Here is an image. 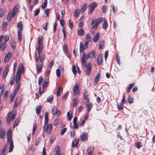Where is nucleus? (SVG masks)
I'll use <instances>...</instances> for the list:
<instances>
[{
    "instance_id": "f257e3e1",
    "label": "nucleus",
    "mask_w": 155,
    "mask_h": 155,
    "mask_svg": "<svg viewBox=\"0 0 155 155\" xmlns=\"http://www.w3.org/2000/svg\"><path fill=\"white\" fill-rule=\"evenodd\" d=\"M48 116L47 112L45 113V124L43 128V130L47 134L49 135L51 133L52 128V124H48Z\"/></svg>"
},
{
    "instance_id": "f03ea898",
    "label": "nucleus",
    "mask_w": 155,
    "mask_h": 155,
    "mask_svg": "<svg viewBox=\"0 0 155 155\" xmlns=\"http://www.w3.org/2000/svg\"><path fill=\"white\" fill-rule=\"evenodd\" d=\"M83 63H81L83 66V69L86 75L89 76L90 75L92 71V66L90 62L85 63L84 61L82 60Z\"/></svg>"
},
{
    "instance_id": "7ed1b4c3",
    "label": "nucleus",
    "mask_w": 155,
    "mask_h": 155,
    "mask_svg": "<svg viewBox=\"0 0 155 155\" xmlns=\"http://www.w3.org/2000/svg\"><path fill=\"white\" fill-rule=\"evenodd\" d=\"M9 38L6 36L5 37L3 35H1L0 37V48L2 51L5 50L6 45L5 43L7 42Z\"/></svg>"
},
{
    "instance_id": "20e7f679",
    "label": "nucleus",
    "mask_w": 155,
    "mask_h": 155,
    "mask_svg": "<svg viewBox=\"0 0 155 155\" xmlns=\"http://www.w3.org/2000/svg\"><path fill=\"white\" fill-rule=\"evenodd\" d=\"M97 5V3L96 2H94L89 4L88 7L89 10L88 13L91 14Z\"/></svg>"
},
{
    "instance_id": "39448f33",
    "label": "nucleus",
    "mask_w": 155,
    "mask_h": 155,
    "mask_svg": "<svg viewBox=\"0 0 155 155\" xmlns=\"http://www.w3.org/2000/svg\"><path fill=\"white\" fill-rule=\"evenodd\" d=\"M42 41V39L40 38L39 37L38 38V40L37 45H38V47L37 48V50L39 53H40L42 52V48L43 47V45L41 44V42Z\"/></svg>"
},
{
    "instance_id": "423d86ee",
    "label": "nucleus",
    "mask_w": 155,
    "mask_h": 155,
    "mask_svg": "<svg viewBox=\"0 0 155 155\" xmlns=\"http://www.w3.org/2000/svg\"><path fill=\"white\" fill-rule=\"evenodd\" d=\"M15 116V114H13L11 112H9L8 114L7 119V124L8 125L10 123L11 120H13Z\"/></svg>"
},
{
    "instance_id": "0eeeda50",
    "label": "nucleus",
    "mask_w": 155,
    "mask_h": 155,
    "mask_svg": "<svg viewBox=\"0 0 155 155\" xmlns=\"http://www.w3.org/2000/svg\"><path fill=\"white\" fill-rule=\"evenodd\" d=\"M7 138V143H8L13 142L12 140V136L11 134V130L9 129L6 134Z\"/></svg>"
},
{
    "instance_id": "6e6552de",
    "label": "nucleus",
    "mask_w": 155,
    "mask_h": 155,
    "mask_svg": "<svg viewBox=\"0 0 155 155\" xmlns=\"http://www.w3.org/2000/svg\"><path fill=\"white\" fill-rule=\"evenodd\" d=\"M90 57V54H86L84 52L83 53L82 56L81 58V63H83V60L84 61L85 63H87L86 59H88Z\"/></svg>"
},
{
    "instance_id": "1a4fd4ad",
    "label": "nucleus",
    "mask_w": 155,
    "mask_h": 155,
    "mask_svg": "<svg viewBox=\"0 0 155 155\" xmlns=\"http://www.w3.org/2000/svg\"><path fill=\"white\" fill-rule=\"evenodd\" d=\"M103 61V55L101 54H99V55L98 56L97 60V64L98 65H101Z\"/></svg>"
},
{
    "instance_id": "9d476101",
    "label": "nucleus",
    "mask_w": 155,
    "mask_h": 155,
    "mask_svg": "<svg viewBox=\"0 0 155 155\" xmlns=\"http://www.w3.org/2000/svg\"><path fill=\"white\" fill-rule=\"evenodd\" d=\"M73 90L74 95H75L76 94H79V89L77 84H75L74 87L73 88Z\"/></svg>"
},
{
    "instance_id": "9b49d317",
    "label": "nucleus",
    "mask_w": 155,
    "mask_h": 155,
    "mask_svg": "<svg viewBox=\"0 0 155 155\" xmlns=\"http://www.w3.org/2000/svg\"><path fill=\"white\" fill-rule=\"evenodd\" d=\"M24 68L22 65H21V64L19 66L18 70L16 73H18L21 74L22 73H24Z\"/></svg>"
},
{
    "instance_id": "f8f14e48",
    "label": "nucleus",
    "mask_w": 155,
    "mask_h": 155,
    "mask_svg": "<svg viewBox=\"0 0 155 155\" xmlns=\"http://www.w3.org/2000/svg\"><path fill=\"white\" fill-rule=\"evenodd\" d=\"M12 54L11 52H8L5 56L4 59V62H7L11 58Z\"/></svg>"
},
{
    "instance_id": "ddd939ff",
    "label": "nucleus",
    "mask_w": 155,
    "mask_h": 155,
    "mask_svg": "<svg viewBox=\"0 0 155 155\" xmlns=\"http://www.w3.org/2000/svg\"><path fill=\"white\" fill-rule=\"evenodd\" d=\"M81 140L82 141H85L87 140V134L86 133H83L80 135Z\"/></svg>"
},
{
    "instance_id": "4468645a",
    "label": "nucleus",
    "mask_w": 155,
    "mask_h": 155,
    "mask_svg": "<svg viewBox=\"0 0 155 155\" xmlns=\"http://www.w3.org/2000/svg\"><path fill=\"white\" fill-rule=\"evenodd\" d=\"M43 65L42 62H39L36 66L37 71L38 74L41 72Z\"/></svg>"
},
{
    "instance_id": "2eb2a0df",
    "label": "nucleus",
    "mask_w": 155,
    "mask_h": 155,
    "mask_svg": "<svg viewBox=\"0 0 155 155\" xmlns=\"http://www.w3.org/2000/svg\"><path fill=\"white\" fill-rule=\"evenodd\" d=\"M61 111L60 110H58L56 107H54L52 108V113L53 115H55L56 114L58 115H60Z\"/></svg>"
},
{
    "instance_id": "dca6fc26",
    "label": "nucleus",
    "mask_w": 155,
    "mask_h": 155,
    "mask_svg": "<svg viewBox=\"0 0 155 155\" xmlns=\"http://www.w3.org/2000/svg\"><path fill=\"white\" fill-rule=\"evenodd\" d=\"M87 48H86V46L83 44V43L81 42L80 44V53L83 52L84 50L86 49Z\"/></svg>"
},
{
    "instance_id": "f3484780",
    "label": "nucleus",
    "mask_w": 155,
    "mask_h": 155,
    "mask_svg": "<svg viewBox=\"0 0 155 155\" xmlns=\"http://www.w3.org/2000/svg\"><path fill=\"white\" fill-rule=\"evenodd\" d=\"M94 147L93 146H90L87 149L88 155H92L94 151Z\"/></svg>"
},
{
    "instance_id": "a211bd4d",
    "label": "nucleus",
    "mask_w": 155,
    "mask_h": 155,
    "mask_svg": "<svg viewBox=\"0 0 155 155\" xmlns=\"http://www.w3.org/2000/svg\"><path fill=\"white\" fill-rule=\"evenodd\" d=\"M100 37L99 32L97 33L94 37L93 39V41L94 42H97Z\"/></svg>"
},
{
    "instance_id": "6ab92c4d",
    "label": "nucleus",
    "mask_w": 155,
    "mask_h": 155,
    "mask_svg": "<svg viewBox=\"0 0 155 155\" xmlns=\"http://www.w3.org/2000/svg\"><path fill=\"white\" fill-rule=\"evenodd\" d=\"M19 6L18 5H16L14 7L12 12V15L13 16H15L19 8Z\"/></svg>"
},
{
    "instance_id": "aec40b11",
    "label": "nucleus",
    "mask_w": 155,
    "mask_h": 155,
    "mask_svg": "<svg viewBox=\"0 0 155 155\" xmlns=\"http://www.w3.org/2000/svg\"><path fill=\"white\" fill-rule=\"evenodd\" d=\"M8 68L9 66L8 65H7L6 66L4 70L3 75L4 77V78H5L8 72L9 71Z\"/></svg>"
},
{
    "instance_id": "412c9836",
    "label": "nucleus",
    "mask_w": 155,
    "mask_h": 155,
    "mask_svg": "<svg viewBox=\"0 0 155 155\" xmlns=\"http://www.w3.org/2000/svg\"><path fill=\"white\" fill-rule=\"evenodd\" d=\"M23 24L21 21H20L17 24V28L19 29L18 31H21L23 30Z\"/></svg>"
},
{
    "instance_id": "4be33fe9",
    "label": "nucleus",
    "mask_w": 155,
    "mask_h": 155,
    "mask_svg": "<svg viewBox=\"0 0 155 155\" xmlns=\"http://www.w3.org/2000/svg\"><path fill=\"white\" fill-rule=\"evenodd\" d=\"M100 76H101V74L100 73H99L96 75L95 78L94 80V85H96V84H97Z\"/></svg>"
},
{
    "instance_id": "5701e85b",
    "label": "nucleus",
    "mask_w": 155,
    "mask_h": 155,
    "mask_svg": "<svg viewBox=\"0 0 155 155\" xmlns=\"http://www.w3.org/2000/svg\"><path fill=\"white\" fill-rule=\"evenodd\" d=\"M42 108V107L41 105H38L35 108L36 113L37 114H39L40 113Z\"/></svg>"
},
{
    "instance_id": "b1692460",
    "label": "nucleus",
    "mask_w": 155,
    "mask_h": 155,
    "mask_svg": "<svg viewBox=\"0 0 155 155\" xmlns=\"http://www.w3.org/2000/svg\"><path fill=\"white\" fill-rule=\"evenodd\" d=\"M16 94V92L14 91L11 95V98L9 102L12 103L14 99L15 96Z\"/></svg>"
},
{
    "instance_id": "393cba45",
    "label": "nucleus",
    "mask_w": 155,
    "mask_h": 155,
    "mask_svg": "<svg viewBox=\"0 0 155 155\" xmlns=\"http://www.w3.org/2000/svg\"><path fill=\"white\" fill-rule=\"evenodd\" d=\"M21 102V100L19 97H17L15 100V104L14 106V107L15 108H16L18 105Z\"/></svg>"
},
{
    "instance_id": "a878e982",
    "label": "nucleus",
    "mask_w": 155,
    "mask_h": 155,
    "mask_svg": "<svg viewBox=\"0 0 155 155\" xmlns=\"http://www.w3.org/2000/svg\"><path fill=\"white\" fill-rule=\"evenodd\" d=\"M21 75L20 74H19L18 73H16V83H19V81L20 80Z\"/></svg>"
},
{
    "instance_id": "bb28decb",
    "label": "nucleus",
    "mask_w": 155,
    "mask_h": 155,
    "mask_svg": "<svg viewBox=\"0 0 155 155\" xmlns=\"http://www.w3.org/2000/svg\"><path fill=\"white\" fill-rule=\"evenodd\" d=\"M72 114V113L71 112H67V116L68 121H70L71 120L72 118L73 117Z\"/></svg>"
},
{
    "instance_id": "cd10ccee",
    "label": "nucleus",
    "mask_w": 155,
    "mask_h": 155,
    "mask_svg": "<svg viewBox=\"0 0 155 155\" xmlns=\"http://www.w3.org/2000/svg\"><path fill=\"white\" fill-rule=\"evenodd\" d=\"M92 104H89L86 105V110L87 111L88 113L90 112V110L92 108Z\"/></svg>"
},
{
    "instance_id": "c85d7f7f",
    "label": "nucleus",
    "mask_w": 155,
    "mask_h": 155,
    "mask_svg": "<svg viewBox=\"0 0 155 155\" xmlns=\"http://www.w3.org/2000/svg\"><path fill=\"white\" fill-rule=\"evenodd\" d=\"M79 143V140L76 139L73 141L72 143V146L73 147H76L78 144Z\"/></svg>"
},
{
    "instance_id": "c756f323",
    "label": "nucleus",
    "mask_w": 155,
    "mask_h": 155,
    "mask_svg": "<svg viewBox=\"0 0 155 155\" xmlns=\"http://www.w3.org/2000/svg\"><path fill=\"white\" fill-rule=\"evenodd\" d=\"M108 26V23L107 21L105 19L104 22L103 24V28L105 30H106Z\"/></svg>"
},
{
    "instance_id": "7c9ffc66",
    "label": "nucleus",
    "mask_w": 155,
    "mask_h": 155,
    "mask_svg": "<svg viewBox=\"0 0 155 155\" xmlns=\"http://www.w3.org/2000/svg\"><path fill=\"white\" fill-rule=\"evenodd\" d=\"M5 132L4 130H0V138L3 139L5 136Z\"/></svg>"
},
{
    "instance_id": "2f4dec72",
    "label": "nucleus",
    "mask_w": 155,
    "mask_h": 155,
    "mask_svg": "<svg viewBox=\"0 0 155 155\" xmlns=\"http://www.w3.org/2000/svg\"><path fill=\"white\" fill-rule=\"evenodd\" d=\"M47 4V0H45L41 5V8L44 9L46 7Z\"/></svg>"
},
{
    "instance_id": "473e14b6",
    "label": "nucleus",
    "mask_w": 155,
    "mask_h": 155,
    "mask_svg": "<svg viewBox=\"0 0 155 155\" xmlns=\"http://www.w3.org/2000/svg\"><path fill=\"white\" fill-rule=\"evenodd\" d=\"M135 83H134L132 84H129V87L127 88V93H128L130 91L132 88L133 87Z\"/></svg>"
},
{
    "instance_id": "72a5a7b5",
    "label": "nucleus",
    "mask_w": 155,
    "mask_h": 155,
    "mask_svg": "<svg viewBox=\"0 0 155 155\" xmlns=\"http://www.w3.org/2000/svg\"><path fill=\"white\" fill-rule=\"evenodd\" d=\"M17 33L18 41H21L22 40V37L21 31H18Z\"/></svg>"
},
{
    "instance_id": "f704fd0d",
    "label": "nucleus",
    "mask_w": 155,
    "mask_h": 155,
    "mask_svg": "<svg viewBox=\"0 0 155 155\" xmlns=\"http://www.w3.org/2000/svg\"><path fill=\"white\" fill-rule=\"evenodd\" d=\"M87 6V4L85 3L82 6L81 8V11L82 13H84V11L86 10Z\"/></svg>"
},
{
    "instance_id": "c9c22d12",
    "label": "nucleus",
    "mask_w": 155,
    "mask_h": 155,
    "mask_svg": "<svg viewBox=\"0 0 155 155\" xmlns=\"http://www.w3.org/2000/svg\"><path fill=\"white\" fill-rule=\"evenodd\" d=\"M53 96L52 95H51L48 97L47 102H49L50 104H52V102L53 101Z\"/></svg>"
},
{
    "instance_id": "e433bc0d",
    "label": "nucleus",
    "mask_w": 155,
    "mask_h": 155,
    "mask_svg": "<svg viewBox=\"0 0 155 155\" xmlns=\"http://www.w3.org/2000/svg\"><path fill=\"white\" fill-rule=\"evenodd\" d=\"M63 89L62 87H60L57 90L56 93V95L57 97L59 96L60 95V93L62 92Z\"/></svg>"
},
{
    "instance_id": "4c0bfd02",
    "label": "nucleus",
    "mask_w": 155,
    "mask_h": 155,
    "mask_svg": "<svg viewBox=\"0 0 155 155\" xmlns=\"http://www.w3.org/2000/svg\"><path fill=\"white\" fill-rule=\"evenodd\" d=\"M84 31L83 29H80L78 31V34L81 36L84 35Z\"/></svg>"
},
{
    "instance_id": "58836bf2",
    "label": "nucleus",
    "mask_w": 155,
    "mask_h": 155,
    "mask_svg": "<svg viewBox=\"0 0 155 155\" xmlns=\"http://www.w3.org/2000/svg\"><path fill=\"white\" fill-rule=\"evenodd\" d=\"M7 147V144H5L4 146L2 152V155H5L6 152V150Z\"/></svg>"
},
{
    "instance_id": "ea45409f",
    "label": "nucleus",
    "mask_w": 155,
    "mask_h": 155,
    "mask_svg": "<svg viewBox=\"0 0 155 155\" xmlns=\"http://www.w3.org/2000/svg\"><path fill=\"white\" fill-rule=\"evenodd\" d=\"M10 144V146L9 147V152H12L13 150V149L14 147V145L13 144V142H11V143H8Z\"/></svg>"
},
{
    "instance_id": "a19ab883",
    "label": "nucleus",
    "mask_w": 155,
    "mask_h": 155,
    "mask_svg": "<svg viewBox=\"0 0 155 155\" xmlns=\"http://www.w3.org/2000/svg\"><path fill=\"white\" fill-rule=\"evenodd\" d=\"M80 12V10L76 9L75 10L74 12V16L75 17L77 18L78 16V15Z\"/></svg>"
},
{
    "instance_id": "79ce46f5",
    "label": "nucleus",
    "mask_w": 155,
    "mask_h": 155,
    "mask_svg": "<svg viewBox=\"0 0 155 155\" xmlns=\"http://www.w3.org/2000/svg\"><path fill=\"white\" fill-rule=\"evenodd\" d=\"M14 17V16H12V12H10L7 16V20L8 21H10L12 17L13 18Z\"/></svg>"
},
{
    "instance_id": "37998d69",
    "label": "nucleus",
    "mask_w": 155,
    "mask_h": 155,
    "mask_svg": "<svg viewBox=\"0 0 155 155\" xmlns=\"http://www.w3.org/2000/svg\"><path fill=\"white\" fill-rule=\"evenodd\" d=\"M84 97V99L85 100H88V102H89V100H88L87 99V97L88 96V94L87 93L86 91V90L84 91L83 93Z\"/></svg>"
},
{
    "instance_id": "c03bdc74",
    "label": "nucleus",
    "mask_w": 155,
    "mask_h": 155,
    "mask_svg": "<svg viewBox=\"0 0 155 155\" xmlns=\"http://www.w3.org/2000/svg\"><path fill=\"white\" fill-rule=\"evenodd\" d=\"M20 120V119L19 118H18L17 119H16V120H15V122L13 125V127L14 128L18 125Z\"/></svg>"
},
{
    "instance_id": "a18cd8bd",
    "label": "nucleus",
    "mask_w": 155,
    "mask_h": 155,
    "mask_svg": "<svg viewBox=\"0 0 155 155\" xmlns=\"http://www.w3.org/2000/svg\"><path fill=\"white\" fill-rule=\"evenodd\" d=\"M4 85L2 84L0 86V95H1L3 93L4 90Z\"/></svg>"
},
{
    "instance_id": "49530a36",
    "label": "nucleus",
    "mask_w": 155,
    "mask_h": 155,
    "mask_svg": "<svg viewBox=\"0 0 155 155\" xmlns=\"http://www.w3.org/2000/svg\"><path fill=\"white\" fill-rule=\"evenodd\" d=\"M91 39L90 34H87L85 37V40L87 41L88 40L89 41H91Z\"/></svg>"
},
{
    "instance_id": "de8ad7c7",
    "label": "nucleus",
    "mask_w": 155,
    "mask_h": 155,
    "mask_svg": "<svg viewBox=\"0 0 155 155\" xmlns=\"http://www.w3.org/2000/svg\"><path fill=\"white\" fill-rule=\"evenodd\" d=\"M104 19V18H100L96 19V22L98 23L99 25L100 23L102 22L103 21V19Z\"/></svg>"
},
{
    "instance_id": "09e8293b",
    "label": "nucleus",
    "mask_w": 155,
    "mask_h": 155,
    "mask_svg": "<svg viewBox=\"0 0 155 155\" xmlns=\"http://www.w3.org/2000/svg\"><path fill=\"white\" fill-rule=\"evenodd\" d=\"M124 104L120 103L119 104H118L117 106V108L119 110H123V109Z\"/></svg>"
},
{
    "instance_id": "8fccbe9b",
    "label": "nucleus",
    "mask_w": 155,
    "mask_h": 155,
    "mask_svg": "<svg viewBox=\"0 0 155 155\" xmlns=\"http://www.w3.org/2000/svg\"><path fill=\"white\" fill-rule=\"evenodd\" d=\"M43 78L42 76H40L38 78V84L39 85H40L41 84V82L43 81Z\"/></svg>"
},
{
    "instance_id": "3c124183",
    "label": "nucleus",
    "mask_w": 155,
    "mask_h": 155,
    "mask_svg": "<svg viewBox=\"0 0 155 155\" xmlns=\"http://www.w3.org/2000/svg\"><path fill=\"white\" fill-rule=\"evenodd\" d=\"M135 145L138 149L140 148L142 146L141 143L139 142L135 143Z\"/></svg>"
},
{
    "instance_id": "603ef678",
    "label": "nucleus",
    "mask_w": 155,
    "mask_h": 155,
    "mask_svg": "<svg viewBox=\"0 0 155 155\" xmlns=\"http://www.w3.org/2000/svg\"><path fill=\"white\" fill-rule=\"evenodd\" d=\"M48 80L47 79H45L43 86V87H46L48 86Z\"/></svg>"
},
{
    "instance_id": "864d4df0",
    "label": "nucleus",
    "mask_w": 155,
    "mask_h": 155,
    "mask_svg": "<svg viewBox=\"0 0 155 155\" xmlns=\"http://www.w3.org/2000/svg\"><path fill=\"white\" fill-rule=\"evenodd\" d=\"M99 25L98 24V23L96 22L94 25L92 27V29H94L95 30H96L98 26Z\"/></svg>"
},
{
    "instance_id": "5fc2aeb1",
    "label": "nucleus",
    "mask_w": 155,
    "mask_h": 155,
    "mask_svg": "<svg viewBox=\"0 0 155 155\" xmlns=\"http://www.w3.org/2000/svg\"><path fill=\"white\" fill-rule=\"evenodd\" d=\"M40 8H38L35 11L34 16H37L39 13Z\"/></svg>"
},
{
    "instance_id": "6e6d98bb",
    "label": "nucleus",
    "mask_w": 155,
    "mask_h": 155,
    "mask_svg": "<svg viewBox=\"0 0 155 155\" xmlns=\"http://www.w3.org/2000/svg\"><path fill=\"white\" fill-rule=\"evenodd\" d=\"M104 42L103 41H101L100 42L99 45V49H101L103 46H104Z\"/></svg>"
},
{
    "instance_id": "4d7b16f0",
    "label": "nucleus",
    "mask_w": 155,
    "mask_h": 155,
    "mask_svg": "<svg viewBox=\"0 0 155 155\" xmlns=\"http://www.w3.org/2000/svg\"><path fill=\"white\" fill-rule=\"evenodd\" d=\"M68 93L69 92L67 91L65 94H64L62 97V99L63 100H65L66 99L68 95Z\"/></svg>"
},
{
    "instance_id": "13d9d810",
    "label": "nucleus",
    "mask_w": 155,
    "mask_h": 155,
    "mask_svg": "<svg viewBox=\"0 0 155 155\" xmlns=\"http://www.w3.org/2000/svg\"><path fill=\"white\" fill-rule=\"evenodd\" d=\"M68 26L71 29L73 28V22L71 20H70L69 21Z\"/></svg>"
},
{
    "instance_id": "bf43d9fd",
    "label": "nucleus",
    "mask_w": 155,
    "mask_h": 155,
    "mask_svg": "<svg viewBox=\"0 0 155 155\" xmlns=\"http://www.w3.org/2000/svg\"><path fill=\"white\" fill-rule=\"evenodd\" d=\"M72 72L74 75H75L77 73V71L76 70V67L75 65H73L72 68Z\"/></svg>"
},
{
    "instance_id": "052dcab7",
    "label": "nucleus",
    "mask_w": 155,
    "mask_h": 155,
    "mask_svg": "<svg viewBox=\"0 0 155 155\" xmlns=\"http://www.w3.org/2000/svg\"><path fill=\"white\" fill-rule=\"evenodd\" d=\"M116 57L117 59V62L119 65L120 64V57L117 54H116Z\"/></svg>"
},
{
    "instance_id": "680f3d73",
    "label": "nucleus",
    "mask_w": 155,
    "mask_h": 155,
    "mask_svg": "<svg viewBox=\"0 0 155 155\" xmlns=\"http://www.w3.org/2000/svg\"><path fill=\"white\" fill-rule=\"evenodd\" d=\"M56 74L58 77L60 76L61 75V71L58 68L56 70Z\"/></svg>"
},
{
    "instance_id": "e2e57ef3",
    "label": "nucleus",
    "mask_w": 155,
    "mask_h": 155,
    "mask_svg": "<svg viewBox=\"0 0 155 155\" xmlns=\"http://www.w3.org/2000/svg\"><path fill=\"white\" fill-rule=\"evenodd\" d=\"M54 62L53 60L51 61L50 64L48 65V68L49 69H51L54 64Z\"/></svg>"
},
{
    "instance_id": "0e129e2a",
    "label": "nucleus",
    "mask_w": 155,
    "mask_h": 155,
    "mask_svg": "<svg viewBox=\"0 0 155 155\" xmlns=\"http://www.w3.org/2000/svg\"><path fill=\"white\" fill-rule=\"evenodd\" d=\"M59 122V120L58 119H56L55 120L54 122V124L55 126L58 125Z\"/></svg>"
},
{
    "instance_id": "69168bd1",
    "label": "nucleus",
    "mask_w": 155,
    "mask_h": 155,
    "mask_svg": "<svg viewBox=\"0 0 155 155\" xmlns=\"http://www.w3.org/2000/svg\"><path fill=\"white\" fill-rule=\"evenodd\" d=\"M57 23L55 21L54 23L53 31L54 32H55L56 30V27L57 26Z\"/></svg>"
},
{
    "instance_id": "338daca9",
    "label": "nucleus",
    "mask_w": 155,
    "mask_h": 155,
    "mask_svg": "<svg viewBox=\"0 0 155 155\" xmlns=\"http://www.w3.org/2000/svg\"><path fill=\"white\" fill-rule=\"evenodd\" d=\"M56 148H57L55 155H60V151L59 150V146H57Z\"/></svg>"
},
{
    "instance_id": "774afa93",
    "label": "nucleus",
    "mask_w": 155,
    "mask_h": 155,
    "mask_svg": "<svg viewBox=\"0 0 155 155\" xmlns=\"http://www.w3.org/2000/svg\"><path fill=\"white\" fill-rule=\"evenodd\" d=\"M107 9V6H103L102 7V10L104 13L106 12V10Z\"/></svg>"
}]
</instances>
